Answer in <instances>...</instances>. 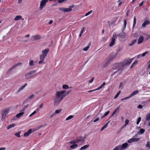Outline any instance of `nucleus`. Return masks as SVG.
<instances>
[{
  "mask_svg": "<svg viewBox=\"0 0 150 150\" xmlns=\"http://www.w3.org/2000/svg\"><path fill=\"white\" fill-rule=\"evenodd\" d=\"M37 112L36 111H34L33 113H32L29 116V117H31L33 115H35L36 113Z\"/></svg>",
  "mask_w": 150,
  "mask_h": 150,
  "instance_id": "c03bdc74",
  "label": "nucleus"
},
{
  "mask_svg": "<svg viewBox=\"0 0 150 150\" xmlns=\"http://www.w3.org/2000/svg\"><path fill=\"white\" fill-rule=\"evenodd\" d=\"M66 1L65 0H58V2L59 3H62Z\"/></svg>",
  "mask_w": 150,
  "mask_h": 150,
  "instance_id": "a18cd8bd",
  "label": "nucleus"
},
{
  "mask_svg": "<svg viewBox=\"0 0 150 150\" xmlns=\"http://www.w3.org/2000/svg\"><path fill=\"white\" fill-rule=\"evenodd\" d=\"M119 107H117L115 110V111H114L113 112V113L112 114V115H113L114 114H115V113L117 111H118L119 110Z\"/></svg>",
  "mask_w": 150,
  "mask_h": 150,
  "instance_id": "a19ab883",
  "label": "nucleus"
},
{
  "mask_svg": "<svg viewBox=\"0 0 150 150\" xmlns=\"http://www.w3.org/2000/svg\"><path fill=\"white\" fill-rule=\"evenodd\" d=\"M90 47V45H88L87 47H85L83 49V50L84 51H87L89 49Z\"/></svg>",
  "mask_w": 150,
  "mask_h": 150,
  "instance_id": "7c9ffc66",
  "label": "nucleus"
},
{
  "mask_svg": "<svg viewBox=\"0 0 150 150\" xmlns=\"http://www.w3.org/2000/svg\"><path fill=\"white\" fill-rule=\"evenodd\" d=\"M35 97V95L34 94H31L29 96L27 97L28 100L32 99L34 98Z\"/></svg>",
  "mask_w": 150,
  "mask_h": 150,
  "instance_id": "b1692460",
  "label": "nucleus"
},
{
  "mask_svg": "<svg viewBox=\"0 0 150 150\" xmlns=\"http://www.w3.org/2000/svg\"><path fill=\"white\" fill-rule=\"evenodd\" d=\"M24 114V112H23V110H22L20 112L17 114L16 115V117L18 118H20L23 116Z\"/></svg>",
  "mask_w": 150,
  "mask_h": 150,
  "instance_id": "2eb2a0df",
  "label": "nucleus"
},
{
  "mask_svg": "<svg viewBox=\"0 0 150 150\" xmlns=\"http://www.w3.org/2000/svg\"><path fill=\"white\" fill-rule=\"evenodd\" d=\"M138 63V61L137 60H135L132 63V66L131 67V68H132L133 67H134Z\"/></svg>",
  "mask_w": 150,
  "mask_h": 150,
  "instance_id": "c85d7f7f",
  "label": "nucleus"
},
{
  "mask_svg": "<svg viewBox=\"0 0 150 150\" xmlns=\"http://www.w3.org/2000/svg\"><path fill=\"white\" fill-rule=\"evenodd\" d=\"M131 97H132V96H130H130H129L127 97H125V99L126 100V99H128V98H131Z\"/></svg>",
  "mask_w": 150,
  "mask_h": 150,
  "instance_id": "0e129e2a",
  "label": "nucleus"
},
{
  "mask_svg": "<svg viewBox=\"0 0 150 150\" xmlns=\"http://www.w3.org/2000/svg\"><path fill=\"white\" fill-rule=\"evenodd\" d=\"M29 64L30 66H33L34 65L33 61V60L30 61V62Z\"/></svg>",
  "mask_w": 150,
  "mask_h": 150,
  "instance_id": "49530a36",
  "label": "nucleus"
},
{
  "mask_svg": "<svg viewBox=\"0 0 150 150\" xmlns=\"http://www.w3.org/2000/svg\"><path fill=\"white\" fill-rule=\"evenodd\" d=\"M148 64V68L149 69L150 68V61H149L147 63Z\"/></svg>",
  "mask_w": 150,
  "mask_h": 150,
  "instance_id": "864d4df0",
  "label": "nucleus"
},
{
  "mask_svg": "<svg viewBox=\"0 0 150 150\" xmlns=\"http://www.w3.org/2000/svg\"><path fill=\"white\" fill-rule=\"evenodd\" d=\"M32 132V129H29L27 132L24 133V136L25 137H27L29 135V134Z\"/></svg>",
  "mask_w": 150,
  "mask_h": 150,
  "instance_id": "dca6fc26",
  "label": "nucleus"
},
{
  "mask_svg": "<svg viewBox=\"0 0 150 150\" xmlns=\"http://www.w3.org/2000/svg\"><path fill=\"white\" fill-rule=\"evenodd\" d=\"M43 104H42L40 105L39 107L40 108H42L43 107Z\"/></svg>",
  "mask_w": 150,
  "mask_h": 150,
  "instance_id": "e2e57ef3",
  "label": "nucleus"
},
{
  "mask_svg": "<svg viewBox=\"0 0 150 150\" xmlns=\"http://www.w3.org/2000/svg\"><path fill=\"white\" fill-rule=\"evenodd\" d=\"M48 1V0H42L40 1L39 6L40 10H42L45 7Z\"/></svg>",
  "mask_w": 150,
  "mask_h": 150,
  "instance_id": "6e6552de",
  "label": "nucleus"
},
{
  "mask_svg": "<svg viewBox=\"0 0 150 150\" xmlns=\"http://www.w3.org/2000/svg\"><path fill=\"white\" fill-rule=\"evenodd\" d=\"M105 83L104 82L100 86L101 87V88H102L104 86H105Z\"/></svg>",
  "mask_w": 150,
  "mask_h": 150,
  "instance_id": "09e8293b",
  "label": "nucleus"
},
{
  "mask_svg": "<svg viewBox=\"0 0 150 150\" xmlns=\"http://www.w3.org/2000/svg\"><path fill=\"white\" fill-rule=\"evenodd\" d=\"M62 88L63 89H67L69 88V86L67 84H64L63 85Z\"/></svg>",
  "mask_w": 150,
  "mask_h": 150,
  "instance_id": "393cba45",
  "label": "nucleus"
},
{
  "mask_svg": "<svg viewBox=\"0 0 150 150\" xmlns=\"http://www.w3.org/2000/svg\"><path fill=\"white\" fill-rule=\"evenodd\" d=\"M74 6V5H72L70 6L68 8H60L59 9L60 10L64 12H70L72 11V8Z\"/></svg>",
  "mask_w": 150,
  "mask_h": 150,
  "instance_id": "423d86ee",
  "label": "nucleus"
},
{
  "mask_svg": "<svg viewBox=\"0 0 150 150\" xmlns=\"http://www.w3.org/2000/svg\"><path fill=\"white\" fill-rule=\"evenodd\" d=\"M89 146V145H86L84 146H82L80 149V150H84L86 149Z\"/></svg>",
  "mask_w": 150,
  "mask_h": 150,
  "instance_id": "5701e85b",
  "label": "nucleus"
},
{
  "mask_svg": "<svg viewBox=\"0 0 150 150\" xmlns=\"http://www.w3.org/2000/svg\"><path fill=\"white\" fill-rule=\"evenodd\" d=\"M15 125L14 124H12L9 125L7 127V129H9L11 128L14 127Z\"/></svg>",
  "mask_w": 150,
  "mask_h": 150,
  "instance_id": "2f4dec72",
  "label": "nucleus"
},
{
  "mask_svg": "<svg viewBox=\"0 0 150 150\" xmlns=\"http://www.w3.org/2000/svg\"><path fill=\"white\" fill-rule=\"evenodd\" d=\"M129 122V121L128 120L126 119L125 121V125H128Z\"/></svg>",
  "mask_w": 150,
  "mask_h": 150,
  "instance_id": "de8ad7c7",
  "label": "nucleus"
},
{
  "mask_svg": "<svg viewBox=\"0 0 150 150\" xmlns=\"http://www.w3.org/2000/svg\"><path fill=\"white\" fill-rule=\"evenodd\" d=\"M73 117V116L72 115H70L66 118V120H69L72 118Z\"/></svg>",
  "mask_w": 150,
  "mask_h": 150,
  "instance_id": "72a5a7b5",
  "label": "nucleus"
},
{
  "mask_svg": "<svg viewBox=\"0 0 150 150\" xmlns=\"http://www.w3.org/2000/svg\"><path fill=\"white\" fill-rule=\"evenodd\" d=\"M68 93L64 90L57 91L55 93V97L54 99V104L57 105L59 104L63 99L68 95Z\"/></svg>",
  "mask_w": 150,
  "mask_h": 150,
  "instance_id": "f257e3e1",
  "label": "nucleus"
},
{
  "mask_svg": "<svg viewBox=\"0 0 150 150\" xmlns=\"http://www.w3.org/2000/svg\"><path fill=\"white\" fill-rule=\"evenodd\" d=\"M144 1H142L140 4H139V6H142L143 4Z\"/></svg>",
  "mask_w": 150,
  "mask_h": 150,
  "instance_id": "680f3d73",
  "label": "nucleus"
},
{
  "mask_svg": "<svg viewBox=\"0 0 150 150\" xmlns=\"http://www.w3.org/2000/svg\"><path fill=\"white\" fill-rule=\"evenodd\" d=\"M21 133V132L20 131H19L18 132L16 133L15 134V135L18 138H20L21 137V136H20Z\"/></svg>",
  "mask_w": 150,
  "mask_h": 150,
  "instance_id": "cd10ccee",
  "label": "nucleus"
},
{
  "mask_svg": "<svg viewBox=\"0 0 150 150\" xmlns=\"http://www.w3.org/2000/svg\"><path fill=\"white\" fill-rule=\"evenodd\" d=\"M93 12V11L92 10H91L90 11L88 12V13H87L85 15V16H86L92 13Z\"/></svg>",
  "mask_w": 150,
  "mask_h": 150,
  "instance_id": "79ce46f5",
  "label": "nucleus"
},
{
  "mask_svg": "<svg viewBox=\"0 0 150 150\" xmlns=\"http://www.w3.org/2000/svg\"><path fill=\"white\" fill-rule=\"evenodd\" d=\"M49 51V50L48 48L45 49L42 51V54L40 55V61L38 62L39 64H41L44 61Z\"/></svg>",
  "mask_w": 150,
  "mask_h": 150,
  "instance_id": "7ed1b4c3",
  "label": "nucleus"
},
{
  "mask_svg": "<svg viewBox=\"0 0 150 150\" xmlns=\"http://www.w3.org/2000/svg\"><path fill=\"white\" fill-rule=\"evenodd\" d=\"M142 105H139L137 107V108L140 109H142Z\"/></svg>",
  "mask_w": 150,
  "mask_h": 150,
  "instance_id": "3c124183",
  "label": "nucleus"
},
{
  "mask_svg": "<svg viewBox=\"0 0 150 150\" xmlns=\"http://www.w3.org/2000/svg\"><path fill=\"white\" fill-rule=\"evenodd\" d=\"M108 64L107 63L104 64H103V67H105L107 66Z\"/></svg>",
  "mask_w": 150,
  "mask_h": 150,
  "instance_id": "bf43d9fd",
  "label": "nucleus"
},
{
  "mask_svg": "<svg viewBox=\"0 0 150 150\" xmlns=\"http://www.w3.org/2000/svg\"><path fill=\"white\" fill-rule=\"evenodd\" d=\"M146 120H150V113H148L146 115Z\"/></svg>",
  "mask_w": 150,
  "mask_h": 150,
  "instance_id": "c756f323",
  "label": "nucleus"
},
{
  "mask_svg": "<svg viewBox=\"0 0 150 150\" xmlns=\"http://www.w3.org/2000/svg\"><path fill=\"white\" fill-rule=\"evenodd\" d=\"M146 146L150 149V142H148L147 143V144L146 145Z\"/></svg>",
  "mask_w": 150,
  "mask_h": 150,
  "instance_id": "37998d69",
  "label": "nucleus"
},
{
  "mask_svg": "<svg viewBox=\"0 0 150 150\" xmlns=\"http://www.w3.org/2000/svg\"><path fill=\"white\" fill-rule=\"evenodd\" d=\"M37 73H36L35 70L33 71L28 73L25 75V77L27 79H29L32 78L33 76L36 75Z\"/></svg>",
  "mask_w": 150,
  "mask_h": 150,
  "instance_id": "0eeeda50",
  "label": "nucleus"
},
{
  "mask_svg": "<svg viewBox=\"0 0 150 150\" xmlns=\"http://www.w3.org/2000/svg\"><path fill=\"white\" fill-rule=\"evenodd\" d=\"M140 138H132L130 139L128 141V142L129 143L138 141L140 140Z\"/></svg>",
  "mask_w": 150,
  "mask_h": 150,
  "instance_id": "9d476101",
  "label": "nucleus"
},
{
  "mask_svg": "<svg viewBox=\"0 0 150 150\" xmlns=\"http://www.w3.org/2000/svg\"><path fill=\"white\" fill-rule=\"evenodd\" d=\"M123 65L121 63H116L112 65V68L113 70H115L116 71L111 74V76H113L118 71L120 70L121 71Z\"/></svg>",
  "mask_w": 150,
  "mask_h": 150,
  "instance_id": "f03ea898",
  "label": "nucleus"
},
{
  "mask_svg": "<svg viewBox=\"0 0 150 150\" xmlns=\"http://www.w3.org/2000/svg\"><path fill=\"white\" fill-rule=\"evenodd\" d=\"M109 112H110V111H108L106 112L104 114V115L102 116V118H103V117H104L105 116H106L107 115L109 114Z\"/></svg>",
  "mask_w": 150,
  "mask_h": 150,
  "instance_id": "e433bc0d",
  "label": "nucleus"
},
{
  "mask_svg": "<svg viewBox=\"0 0 150 150\" xmlns=\"http://www.w3.org/2000/svg\"><path fill=\"white\" fill-rule=\"evenodd\" d=\"M128 144L127 143H126L122 144V145H121V150H123L124 149L128 146Z\"/></svg>",
  "mask_w": 150,
  "mask_h": 150,
  "instance_id": "6ab92c4d",
  "label": "nucleus"
},
{
  "mask_svg": "<svg viewBox=\"0 0 150 150\" xmlns=\"http://www.w3.org/2000/svg\"><path fill=\"white\" fill-rule=\"evenodd\" d=\"M28 106H29V104H28L27 105H25L24 106V107L23 108L24 109L23 110V111H24L25 109H26L28 107Z\"/></svg>",
  "mask_w": 150,
  "mask_h": 150,
  "instance_id": "8fccbe9b",
  "label": "nucleus"
},
{
  "mask_svg": "<svg viewBox=\"0 0 150 150\" xmlns=\"http://www.w3.org/2000/svg\"><path fill=\"white\" fill-rule=\"evenodd\" d=\"M144 40V37L142 36H140L138 39V43L139 44L141 43Z\"/></svg>",
  "mask_w": 150,
  "mask_h": 150,
  "instance_id": "f3484780",
  "label": "nucleus"
},
{
  "mask_svg": "<svg viewBox=\"0 0 150 150\" xmlns=\"http://www.w3.org/2000/svg\"><path fill=\"white\" fill-rule=\"evenodd\" d=\"M141 118L140 117H139L138 118L137 121V125H138L139 124L140 121H141Z\"/></svg>",
  "mask_w": 150,
  "mask_h": 150,
  "instance_id": "58836bf2",
  "label": "nucleus"
},
{
  "mask_svg": "<svg viewBox=\"0 0 150 150\" xmlns=\"http://www.w3.org/2000/svg\"><path fill=\"white\" fill-rule=\"evenodd\" d=\"M93 80L94 78H92L89 81V82L90 83H92L93 82Z\"/></svg>",
  "mask_w": 150,
  "mask_h": 150,
  "instance_id": "603ef678",
  "label": "nucleus"
},
{
  "mask_svg": "<svg viewBox=\"0 0 150 150\" xmlns=\"http://www.w3.org/2000/svg\"><path fill=\"white\" fill-rule=\"evenodd\" d=\"M133 60V58L127 59L125 61L124 64L126 65H129L132 62Z\"/></svg>",
  "mask_w": 150,
  "mask_h": 150,
  "instance_id": "f8f14e48",
  "label": "nucleus"
},
{
  "mask_svg": "<svg viewBox=\"0 0 150 150\" xmlns=\"http://www.w3.org/2000/svg\"><path fill=\"white\" fill-rule=\"evenodd\" d=\"M22 16H16L15 18H14V20L15 21H17L19 20L22 19V20H23V19H22Z\"/></svg>",
  "mask_w": 150,
  "mask_h": 150,
  "instance_id": "412c9836",
  "label": "nucleus"
},
{
  "mask_svg": "<svg viewBox=\"0 0 150 150\" xmlns=\"http://www.w3.org/2000/svg\"><path fill=\"white\" fill-rule=\"evenodd\" d=\"M136 41L137 40H133L131 42V43L129 44V45L132 46L133 45L134 43H135L136 42Z\"/></svg>",
  "mask_w": 150,
  "mask_h": 150,
  "instance_id": "f704fd0d",
  "label": "nucleus"
},
{
  "mask_svg": "<svg viewBox=\"0 0 150 150\" xmlns=\"http://www.w3.org/2000/svg\"><path fill=\"white\" fill-rule=\"evenodd\" d=\"M84 29L83 28L81 30L80 32V33H81V34H82L84 32Z\"/></svg>",
  "mask_w": 150,
  "mask_h": 150,
  "instance_id": "5fc2aeb1",
  "label": "nucleus"
},
{
  "mask_svg": "<svg viewBox=\"0 0 150 150\" xmlns=\"http://www.w3.org/2000/svg\"><path fill=\"white\" fill-rule=\"evenodd\" d=\"M22 0H18V3L19 4H20L21 3L22 1Z\"/></svg>",
  "mask_w": 150,
  "mask_h": 150,
  "instance_id": "338daca9",
  "label": "nucleus"
},
{
  "mask_svg": "<svg viewBox=\"0 0 150 150\" xmlns=\"http://www.w3.org/2000/svg\"><path fill=\"white\" fill-rule=\"evenodd\" d=\"M52 22H53V21H52L51 20V21H50V22H49V24H51L52 23Z\"/></svg>",
  "mask_w": 150,
  "mask_h": 150,
  "instance_id": "774afa93",
  "label": "nucleus"
},
{
  "mask_svg": "<svg viewBox=\"0 0 150 150\" xmlns=\"http://www.w3.org/2000/svg\"><path fill=\"white\" fill-rule=\"evenodd\" d=\"M148 52L146 51L144 53H143L142 54H140L138 55L137 56V58L139 59L141 57H144L146 55L148 54Z\"/></svg>",
  "mask_w": 150,
  "mask_h": 150,
  "instance_id": "a211bd4d",
  "label": "nucleus"
},
{
  "mask_svg": "<svg viewBox=\"0 0 150 150\" xmlns=\"http://www.w3.org/2000/svg\"><path fill=\"white\" fill-rule=\"evenodd\" d=\"M124 26L122 28V31H123L125 29L127 25V22L126 20H125L124 21ZM126 35L125 33L122 32V33H120L117 35V36L120 38H125Z\"/></svg>",
  "mask_w": 150,
  "mask_h": 150,
  "instance_id": "20e7f679",
  "label": "nucleus"
},
{
  "mask_svg": "<svg viewBox=\"0 0 150 150\" xmlns=\"http://www.w3.org/2000/svg\"><path fill=\"white\" fill-rule=\"evenodd\" d=\"M131 97H132V96H130H130H129L127 97H125V99L126 100V99H128V98H131Z\"/></svg>",
  "mask_w": 150,
  "mask_h": 150,
  "instance_id": "69168bd1",
  "label": "nucleus"
},
{
  "mask_svg": "<svg viewBox=\"0 0 150 150\" xmlns=\"http://www.w3.org/2000/svg\"><path fill=\"white\" fill-rule=\"evenodd\" d=\"M42 127V125H41L40 126H39L37 128V129H36L35 130H38V129H40V128H41V127Z\"/></svg>",
  "mask_w": 150,
  "mask_h": 150,
  "instance_id": "4d7b16f0",
  "label": "nucleus"
},
{
  "mask_svg": "<svg viewBox=\"0 0 150 150\" xmlns=\"http://www.w3.org/2000/svg\"><path fill=\"white\" fill-rule=\"evenodd\" d=\"M110 122H108L105 125L101 128V131H103L104 129L106 127H107L108 126V124Z\"/></svg>",
  "mask_w": 150,
  "mask_h": 150,
  "instance_id": "a878e982",
  "label": "nucleus"
},
{
  "mask_svg": "<svg viewBox=\"0 0 150 150\" xmlns=\"http://www.w3.org/2000/svg\"><path fill=\"white\" fill-rule=\"evenodd\" d=\"M31 39L33 40H37L42 38V37L39 35L36 34L33 35L31 37Z\"/></svg>",
  "mask_w": 150,
  "mask_h": 150,
  "instance_id": "1a4fd4ad",
  "label": "nucleus"
},
{
  "mask_svg": "<svg viewBox=\"0 0 150 150\" xmlns=\"http://www.w3.org/2000/svg\"><path fill=\"white\" fill-rule=\"evenodd\" d=\"M6 148L5 147H1L0 148V150H5Z\"/></svg>",
  "mask_w": 150,
  "mask_h": 150,
  "instance_id": "13d9d810",
  "label": "nucleus"
},
{
  "mask_svg": "<svg viewBox=\"0 0 150 150\" xmlns=\"http://www.w3.org/2000/svg\"><path fill=\"white\" fill-rule=\"evenodd\" d=\"M62 110L61 109L59 110H55L54 113H52V115H51V117H53V115H55L56 114H58L60 113L62 111Z\"/></svg>",
  "mask_w": 150,
  "mask_h": 150,
  "instance_id": "4468645a",
  "label": "nucleus"
},
{
  "mask_svg": "<svg viewBox=\"0 0 150 150\" xmlns=\"http://www.w3.org/2000/svg\"><path fill=\"white\" fill-rule=\"evenodd\" d=\"M138 93L139 91L138 90L134 91L130 94V96L132 97V96L138 94Z\"/></svg>",
  "mask_w": 150,
  "mask_h": 150,
  "instance_id": "4be33fe9",
  "label": "nucleus"
},
{
  "mask_svg": "<svg viewBox=\"0 0 150 150\" xmlns=\"http://www.w3.org/2000/svg\"><path fill=\"white\" fill-rule=\"evenodd\" d=\"M136 18L134 17V22H133V27H134L136 24Z\"/></svg>",
  "mask_w": 150,
  "mask_h": 150,
  "instance_id": "4c0bfd02",
  "label": "nucleus"
},
{
  "mask_svg": "<svg viewBox=\"0 0 150 150\" xmlns=\"http://www.w3.org/2000/svg\"><path fill=\"white\" fill-rule=\"evenodd\" d=\"M9 111V108L5 109L3 110L1 112V120H5L7 114L8 113Z\"/></svg>",
  "mask_w": 150,
  "mask_h": 150,
  "instance_id": "39448f33",
  "label": "nucleus"
},
{
  "mask_svg": "<svg viewBox=\"0 0 150 150\" xmlns=\"http://www.w3.org/2000/svg\"><path fill=\"white\" fill-rule=\"evenodd\" d=\"M150 23L149 21H146L142 24V27H145L146 25H148Z\"/></svg>",
  "mask_w": 150,
  "mask_h": 150,
  "instance_id": "aec40b11",
  "label": "nucleus"
},
{
  "mask_svg": "<svg viewBox=\"0 0 150 150\" xmlns=\"http://www.w3.org/2000/svg\"><path fill=\"white\" fill-rule=\"evenodd\" d=\"M113 150H122L121 145H119L116 146Z\"/></svg>",
  "mask_w": 150,
  "mask_h": 150,
  "instance_id": "bb28decb",
  "label": "nucleus"
},
{
  "mask_svg": "<svg viewBox=\"0 0 150 150\" xmlns=\"http://www.w3.org/2000/svg\"><path fill=\"white\" fill-rule=\"evenodd\" d=\"M99 120V118H96V119L95 120L93 121L94 122H95L98 121Z\"/></svg>",
  "mask_w": 150,
  "mask_h": 150,
  "instance_id": "6e6d98bb",
  "label": "nucleus"
},
{
  "mask_svg": "<svg viewBox=\"0 0 150 150\" xmlns=\"http://www.w3.org/2000/svg\"><path fill=\"white\" fill-rule=\"evenodd\" d=\"M70 143L72 144V145L70 146V147L71 148V149H74L76 148L78 146L77 144L75 143H73V142H71Z\"/></svg>",
  "mask_w": 150,
  "mask_h": 150,
  "instance_id": "ddd939ff",
  "label": "nucleus"
},
{
  "mask_svg": "<svg viewBox=\"0 0 150 150\" xmlns=\"http://www.w3.org/2000/svg\"><path fill=\"white\" fill-rule=\"evenodd\" d=\"M145 130L143 129H140L139 132H138V134H142L144 132Z\"/></svg>",
  "mask_w": 150,
  "mask_h": 150,
  "instance_id": "473e14b6",
  "label": "nucleus"
},
{
  "mask_svg": "<svg viewBox=\"0 0 150 150\" xmlns=\"http://www.w3.org/2000/svg\"><path fill=\"white\" fill-rule=\"evenodd\" d=\"M115 40V36H113L111 40V41L109 44V46H112L114 44Z\"/></svg>",
  "mask_w": 150,
  "mask_h": 150,
  "instance_id": "9b49d317",
  "label": "nucleus"
},
{
  "mask_svg": "<svg viewBox=\"0 0 150 150\" xmlns=\"http://www.w3.org/2000/svg\"><path fill=\"white\" fill-rule=\"evenodd\" d=\"M101 88V87L100 86L99 87H98V88H97L96 89H95V91L99 90Z\"/></svg>",
  "mask_w": 150,
  "mask_h": 150,
  "instance_id": "052dcab7",
  "label": "nucleus"
},
{
  "mask_svg": "<svg viewBox=\"0 0 150 150\" xmlns=\"http://www.w3.org/2000/svg\"><path fill=\"white\" fill-rule=\"evenodd\" d=\"M121 91H120L118 92V93L116 94V95L115 96V97H114V98L115 99H116V98H117L118 96H119V95L120 94V93H121Z\"/></svg>",
  "mask_w": 150,
  "mask_h": 150,
  "instance_id": "ea45409f",
  "label": "nucleus"
},
{
  "mask_svg": "<svg viewBox=\"0 0 150 150\" xmlns=\"http://www.w3.org/2000/svg\"><path fill=\"white\" fill-rule=\"evenodd\" d=\"M27 86V84H25L23 86H21L20 88L19 89L18 91H20L21 90L23 89L26 86Z\"/></svg>",
  "mask_w": 150,
  "mask_h": 150,
  "instance_id": "c9c22d12",
  "label": "nucleus"
}]
</instances>
